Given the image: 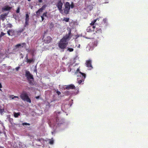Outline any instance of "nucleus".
<instances>
[{
	"instance_id": "1",
	"label": "nucleus",
	"mask_w": 148,
	"mask_h": 148,
	"mask_svg": "<svg viewBox=\"0 0 148 148\" xmlns=\"http://www.w3.org/2000/svg\"><path fill=\"white\" fill-rule=\"evenodd\" d=\"M71 29H70L68 34H66L59 41L58 45L62 51H64L68 44V42L72 36Z\"/></svg>"
},
{
	"instance_id": "2",
	"label": "nucleus",
	"mask_w": 148,
	"mask_h": 148,
	"mask_svg": "<svg viewBox=\"0 0 148 148\" xmlns=\"http://www.w3.org/2000/svg\"><path fill=\"white\" fill-rule=\"evenodd\" d=\"M78 73H79L81 75L80 76H78V77L77 78L78 83L79 84H80L82 82L84 81L86 77V75L85 74L80 72L79 68H78L77 69L76 71L75 72V73L76 74Z\"/></svg>"
},
{
	"instance_id": "3",
	"label": "nucleus",
	"mask_w": 148,
	"mask_h": 148,
	"mask_svg": "<svg viewBox=\"0 0 148 148\" xmlns=\"http://www.w3.org/2000/svg\"><path fill=\"white\" fill-rule=\"evenodd\" d=\"M20 97L23 100L26 101L30 103H31L30 99L29 98L26 92H22L20 95Z\"/></svg>"
},
{
	"instance_id": "4",
	"label": "nucleus",
	"mask_w": 148,
	"mask_h": 148,
	"mask_svg": "<svg viewBox=\"0 0 148 148\" xmlns=\"http://www.w3.org/2000/svg\"><path fill=\"white\" fill-rule=\"evenodd\" d=\"M63 5V4L61 0L58 1L56 4V6L59 10L60 12L62 14V8Z\"/></svg>"
},
{
	"instance_id": "5",
	"label": "nucleus",
	"mask_w": 148,
	"mask_h": 148,
	"mask_svg": "<svg viewBox=\"0 0 148 148\" xmlns=\"http://www.w3.org/2000/svg\"><path fill=\"white\" fill-rule=\"evenodd\" d=\"M25 76L27 80L31 79L32 80V81L34 80V78L33 75L31 74L29 71H25Z\"/></svg>"
},
{
	"instance_id": "6",
	"label": "nucleus",
	"mask_w": 148,
	"mask_h": 148,
	"mask_svg": "<svg viewBox=\"0 0 148 148\" xmlns=\"http://www.w3.org/2000/svg\"><path fill=\"white\" fill-rule=\"evenodd\" d=\"M70 9V6L69 3L66 2L65 4V8L64 10V12L66 14H68Z\"/></svg>"
},
{
	"instance_id": "7",
	"label": "nucleus",
	"mask_w": 148,
	"mask_h": 148,
	"mask_svg": "<svg viewBox=\"0 0 148 148\" xmlns=\"http://www.w3.org/2000/svg\"><path fill=\"white\" fill-rule=\"evenodd\" d=\"M96 36L98 38L99 36L101 35L102 30L100 28H97L96 29L95 33H94Z\"/></svg>"
},
{
	"instance_id": "8",
	"label": "nucleus",
	"mask_w": 148,
	"mask_h": 148,
	"mask_svg": "<svg viewBox=\"0 0 148 148\" xmlns=\"http://www.w3.org/2000/svg\"><path fill=\"white\" fill-rule=\"evenodd\" d=\"M91 63L92 61L90 59L86 61L85 63L86 66L87 67L89 68L90 69H91L93 68Z\"/></svg>"
},
{
	"instance_id": "9",
	"label": "nucleus",
	"mask_w": 148,
	"mask_h": 148,
	"mask_svg": "<svg viewBox=\"0 0 148 148\" xmlns=\"http://www.w3.org/2000/svg\"><path fill=\"white\" fill-rule=\"evenodd\" d=\"M52 40V38L50 36H48L45 38L43 41L46 44H49L51 42Z\"/></svg>"
},
{
	"instance_id": "10",
	"label": "nucleus",
	"mask_w": 148,
	"mask_h": 148,
	"mask_svg": "<svg viewBox=\"0 0 148 148\" xmlns=\"http://www.w3.org/2000/svg\"><path fill=\"white\" fill-rule=\"evenodd\" d=\"M95 28V26L90 25L87 27L86 30L88 32H92L94 31Z\"/></svg>"
},
{
	"instance_id": "11",
	"label": "nucleus",
	"mask_w": 148,
	"mask_h": 148,
	"mask_svg": "<svg viewBox=\"0 0 148 148\" xmlns=\"http://www.w3.org/2000/svg\"><path fill=\"white\" fill-rule=\"evenodd\" d=\"M29 16L28 14L27 13L25 15V26L28 25L29 24Z\"/></svg>"
},
{
	"instance_id": "12",
	"label": "nucleus",
	"mask_w": 148,
	"mask_h": 148,
	"mask_svg": "<svg viewBox=\"0 0 148 148\" xmlns=\"http://www.w3.org/2000/svg\"><path fill=\"white\" fill-rule=\"evenodd\" d=\"M7 33L9 36H12L14 35L15 31L12 29H9L7 31Z\"/></svg>"
},
{
	"instance_id": "13",
	"label": "nucleus",
	"mask_w": 148,
	"mask_h": 148,
	"mask_svg": "<svg viewBox=\"0 0 148 148\" xmlns=\"http://www.w3.org/2000/svg\"><path fill=\"white\" fill-rule=\"evenodd\" d=\"M65 88L66 89L69 90L70 89H75V88L74 85L71 84L69 85L66 86Z\"/></svg>"
},
{
	"instance_id": "14",
	"label": "nucleus",
	"mask_w": 148,
	"mask_h": 148,
	"mask_svg": "<svg viewBox=\"0 0 148 148\" xmlns=\"http://www.w3.org/2000/svg\"><path fill=\"white\" fill-rule=\"evenodd\" d=\"M12 8V7L6 5L4 6L2 8V10L4 11H9Z\"/></svg>"
},
{
	"instance_id": "15",
	"label": "nucleus",
	"mask_w": 148,
	"mask_h": 148,
	"mask_svg": "<svg viewBox=\"0 0 148 148\" xmlns=\"http://www.w3.org/2000/svg\"><path fill=\"white\" fill-rule=\"evenodd\" d=\"M26 45V43L25 42L21 44H18L16 45L15 46V47L16 48H18V47L21 46L22 47H23L24 46Z\"/></svg>"
},
{
	"instance_id": "16",
	"label": "nucleus",
	"mask_w": 148,
	"mask_h": 148,
	"mask_svg": "<svg viewBox=\"0 0 148 148\" xmlns=\"http://www.w3.org/2000/svg\"><path fill=\"white\" fill-rule=\"evenodd\" d=\"M56 124H58L59 125H60L61 124H63V122L62 121H60V120L58 119L57 118H56Z\"/></svg>"
},
{
	"instance_id": "17",
	"label": "nucleus",
	"mask_w": 148,
	"mask_h": 148,
	"mask_svg": "<svg viewBox=\"0 0 148 148\" xmlns=\"http://www.w3.org/2000/svg\"><path fill=\"white\" fill-rule=\"evenodd\" d=\"M43 10L41 8H40L36 12V14L37 16H39L40 13L42 12Z\"/></svg>"
},
{
	"instance_id": "18",
	"label": "nucleus",
	"mask_w": 148,
	"mask_h": 148,
	"mask_svg": "<svg viewBox=\"0 0 148 148\" xmlns=\"http://www.w3.org/2000/svg\"><path fill=\"white\" fill-rule=\"evenodd\" d=\"M99 19L97 18L94 20L93 21H92L91 23L90 24L91 26H94V25L96 24L95 23Z\"/></svg>"
},
{
	"instance_id": "19",
	"label": "nucleus",
	"mask_w": 148,
	"mask_h": 148,
	"mask_svg": "<svg viewBox=\"0 0 148 148\" xmlns=\"http://www.w3.org/2000/svg\"><path fill=\"white\" fill-rule=\"evenodd\" d=\"M24 29V28H21L20 29L18 30L17 32V33L18 34H20L22 32Z\"/></svg>"
},
{
	"instance_id": "20",
	"label": "nucleus",
	"mask_w": 148,
	"mask_h": 148,
	"mask_svg": "<svg viewBox=\"0 0 148 148\" xmlns=\"http://www.w3.org/2000/svg\"><path fill=\"white\" fill-rule=\"evenodd\" d=\"M34 61V60L33 58H32L31 59H29L27 60V61H26L27 63H31L32 62H33Z\"/></svg>"
},
{
	"instance_id": "21",
	"label": "nucleus",
	"mask_w": 148,
	"mask_h": 148,
	"mask_svg": "<svg viewBox=\"0 0 148 148\" xmlns=\"http://www.w3.org/2000/svg\"><path fill=\"white\" fill-rule=\"evenodd\" d=\"M49 28L50 29H52L54 27V25L52 22L51 23L49 26Z\"/></svg>"
},
{
	"instance_id": "22",
	"label": "nucleus",
	"mask_w": 148,
	"mask_h": 148,
	"mask_svg": "<svg viewBox=\"0 0 148 148\" xmlns=\"http://www.w3.org/2000/svg\"><path fill=\"white\" fill-rule=\"evenodd\" d=\"M10 98H12V99H13L15 98H17L18 99H19V98L18 97L14 96L13 95H11L10 96Z\"/></svg>"
},
{
	"instance_id": "23",
	"label": "nucleus",
	"mask_w": 148,
	"mask_h": 148,
	"mask_svg": "<svg viewBox=\"0 0 148 148\" xmlns=\"http://www.w3.org/2000/svg\"><path fill=\"white\" fill-rule=\"evenodd\" d=\"M69 18H64L62 20L63 21H65L66 22H68L69 21Z\"/></svg>"
},
{
	"instance_id": "24",
	"label": "nucleus",
	"mask_w": 148,
	"mask_h": 148,
	"mask_svg": "<svg viewBox=\"0 0 148 148\" xmlns=\"http://www.w3.org/2000/svg\"><path fill=\"white\" fill-rule=\"evenodd\" d=\"M54 143V140L53 138L49 140V143L51 145H53Z\"/></svg>"
},
{
	"instance_id": "25",
	"label": "nucleus",
	"mask_w": 148,
	"mask_h": 148,
	"mask_svg": "<svg viewBox=\"0 0 148 148\" xmlns=\"http://www.w3.org/2000/svg\"><path fill=\"white\" fill-rule=\"evenodd\" d=\"M67 51L70 52H72L74 51V49L72 48H70L69 47H68L67 49Z\"/></svg>"
},
{
	"instance_id": "26",
	"label": "nucleus",
	"mask_w": 148,
	"mask_h": 148,
	"mask_svg": "<svg viewBox=\"0 0 148 148\" xmlns=\"http://www.w3.org/2000/svg\"><path fill=\"white\" fill-rule=\"evenodd\" d=\"M20 113H15L14 114V116L16 118L18 117Z\"/></svg>"
},
{
	"instance_id": "27",
	"label": "nucleus",
	"mask_w": 148,
	"mask_h": 148,
	"mask_svg": "<svg viewBox=\"0 0 148 148\" xmlns=\"http://www.w3.org/2000/svg\"><path fill=\"white\" fill-rule=\"evenodd\" d=\"M5 14H1V18L3 20L5 18V17L6 16Z\"/></svg>"
},
{
	"instance_id": "28",
	"label": "nucleus",
	"mask_w": 148,
	"mask_h": 148,
	"mask_svg": "<svg viewBox=\"0 0 148 148\" xmlns=\"http://www.w3.org/2000/svg\"><path fill=\"white\" fill-rule=\"evenodd\" d=\"M27 80L28 81L29 83L30 84L32 85H33V83L32 80H30V79Z\"/></svg>"
},
{
	"instance_id": "29",
	"label": "nucleus",
	"mask_w": 148,
	"mask_h": 148,
	"mask_svg": "<svg viewBox=\"0 0 148 148\" xmlns=\"http://www.w3.org/2000/svg\"><path fill=\"white\" fill-rule=\"evenodd\" d=\"M47 6V5H44L42 6L41 8L43 10L45 9Z\"/></svg>"
},
{
	"instance_id": "30",
	"label": "nucleus",
	"mask_w": 148,
	"mask_h": 148,
	"mask_svg": "<svg viewBox=\"0 0 148 148\" xmlns=\"http://www.w3.org/2000/svg\"><path fill=\"white\" fill-rule=\"evenodd\" d=\"M47 12H44L42 16L44 17V16L47 17Z\"/></svg>"
},
{
	"instance_id": "31",
	"label": "nucleus",
	"mask_w": 148,
	"mask_h": 148,
	"mask_svg": "<svg viewBox=\"0 0 148 148\" xmlns=\"http://www.w3.org/2000/svg\"><path fill=\"white\" fill-rule=\"evenodd\" d=\"M70 7H71V8H73L74 7V5L73 2H71V5H70Z\"/></svg>"
},
{
	"instance_id": "32",
	"label": "nucleus",
	"mask_w": 148,
	"mask_h": 148,
	"mask_svg": "<svg viewBox=\"0 0 148 148\" xmlns=\"http://www.w3.org/2000/svg\"><path fill=\"white\" fill-rule=\"evenodd\" d=\"M5 34V33H4L3 32H1L0 36L1 37H2L4 36Z\"/></svg>"
},
{
	"instance_id": "33",
	"label": "nucleus",
	"mask_w": 148,
	"mask_h": 148,
	"mask_svg": "<svg viewBox=\"0 0 148 148\" xmlns=\"http://www.w3.org/2000/svg\"><path fill=\"white\" fill-rule=\"evenodd\" d=\"M22 125L24 126V125H30V124L29 123H22Z\"/></svg>"
},
{
	"instance_id": "34",
	"label": "nucleus",
	"mask_w": 148,
	"mask_h": 148,
	"mask_svg": "<svg viewBox=\"0 0 148 148\" xmlns=\"http://www.w3.org/2000/svg\"><path fill=\"white\" fill-rule=\"evenodd\" d=\"M8 27L10 28H11L12 27V25L11 24H8Z\"/></svg>"
},
{
	"instance_id": "35",
	"label": "nucleus",
	"mask_w": 148,
	"mask_h": 148,
	"mask_svg": "<svg viewBox=\"0 0 148 148\" xmlns=\"http://www.w3.org/2000/svg\"><path fill=\"white\" fill-rule=\"evenodd\" d=\"M56 93H57L58 95H60L61 94V92L60 91H59L58 90L57 91Z\"/></svg>"
},
{
	"instance_id": "36",
	"label": "nucleus",
	"mask_w": 148,
	"mask_h": 148,
	"mask_svg": "<svg viewBox=\"0 0 148 148\" xmlns=\"http://www.w3.org/2000/svg\"><path fill=\"white\" fill-rule=\"evenodd\" d=\"M19 12H20V8H18L16 11V12L17 13H18Z\"/></svg>"
},
{
	"instance_id": "37",
	"label": "nucleus",
	"mask_w": 148,
	"mask_h": 148,
	"mask_svg": "<svg viewBox=\"0 0 148 148\" xmlns=\"http://www.w3.org/2000/svg\"><path fill=\"white\" fill-rule=\"evenodd\" d=\"M20 68V67L19 66H18V67H16V68H15V69L16 70V71H18V70H19V69Z\"/></svg>"
},
{
	"instance_id": "38",
	"label": "nucleus",
	"mask_w": 148,
	"mask_h": 148,
	"mask_svg": "<svg viewBox=\"0 0 148 148\" xmlns=\"http://www.w3.org/2000/svg\"><path fill=\"white\" fill-rule=\"evenodd\" d=\"M43 140V139L42 138H39V139H37V141H40L41 140Z\"/></svg>"
},
{
	"instance_id": "39",
	"label": "nucleus",
	"mask_w": 148,
	"mask_h": 148,
	"mask_svg": "<svg viewBox=\"0 0 148 148\" xmlns=\"http://www.w3.org/2000/svg\"><path fill=\"white\" fill-rule=\"evenodd\" d=\"M41 18H42V21H43V20H44V16H41Z\"/></svg>"
},
{
	"instance_id": "40",
	"label": "nucleus",
	"mask_w": 148,
	"mask_h": 148,
	"mask_svg": "<svg viewBox=\"0 0 148 148\" xmlns=\"http://www.w3.org/2000/svg\"><path fill=\"white\" fill-rule=\"evenodd\" d=\"M25 59L27 60L29 59H28V55L27 54V55H26V56L25 57Z\"/></svg>"
},
{
	"instance_id": "41",
	"label": "nucleus",
	"mask_w": 148,
	"mask_h": 148,
	"mask_svg": "<svg viewBox=\"0 0 148 148\" xmlns=\"http://www.w3.org/2000/svg\"><path fill=\"white\" fill-rule=\"evenodd\" d=\"M20 56H21V58H23V54L21 53L20 54Z\"/></svg>"
},
{
	"instance_id": "42",
	"label": "nucleus",
	"mask_w": 148,
	"mask_h": 148,
	"mask_svg": "<svg viewBox=\"0 0 148 148\" xmlns=\"http://www.w3.org/2000/svg\"><path fill=\"white\" fill-rule=\"evenodd\" d=\"M38 2H39L40 3H42V0H39Z\"/></svg>"
},
{
	"instance_id": "43",
	"label": "nucleus",
	"mask_w": 148,
	"mask_h": 148,
	"mask_svg": "<svg viewBox=\"0 0 148 148\" xmlns=\"http://www.w3.org/2000/svg\"><path fill=\"white\" fill-rule=\"evenodd\" d=\"M35 98L36 99H38L39 98V96H38L36 97Z\"/></svg>"
},
{
	"instance_id": "44",
	"label": "nucleus",
	"mask_w": 148,
	"mask_h": 148,
	"mask_svg": "<svg viewBox=\"0 0 148 148\" xmlns=\"http://www.w3.org/2000/svg\"><path fill=\"white\" fill-rule=\"evenodd\" d=\"M2 87V86L1 84V83H0V88H1Z\"/></svg>"
},
{
	"instance_id": "45",
	"label": "nucleus",
	"mask_w": 148,
	"mask_h": 148,
	"mask_svg": "<svg viewBox=\"0 0 148 148\" xmlns=\"http://www.w3.org/2000/svg\"><path fill=\"white\" fill-rule=\"evenodd\" d=\"M31 0H28V1H30Z\"/></svg>"
},
{
	"instance_id": "46",
	"label": "nucleus",
	"mask_w": 148,
	"mask_h": 148,
	"mask_svg": "<svg viewBox=\"0 0 148 148\" xmlns=\"http://www.w3.org/2000/svg\"><path fill=\"white\" fill-rule=\"evenodd\" d=\"M1 133V132L0 131V134Z\"/></svg>"
},
{
	"instance_id": "47",
	"label": "nucleus",
	"mask_w": 148,
	"mask_h": 148,
	"mask_svg": "<svg viewBox=\"0 0 148 148\" xmlns=\"http://www.w3.org/2000/svg\"><path fill=\"white\" fill-rule=\"evenodd\" d=\"M11 120H12L11 121H13V119H11Z\"/></svg>"
},
{
	"instance_id": "48",
	"label": "nucleus",
	"mask_w": 148,
	"mask_h": 148,
	"mask_svg": "<svg viewBox=\"0 0 148 148\" xmlns=\"http://www.w3.org/2000/svg\"><path fill=\"white\" fill-rule=\"evenodd\" d=\"M11 120H10V122L11 123Z\"/></svg>"
}]
</instances>
